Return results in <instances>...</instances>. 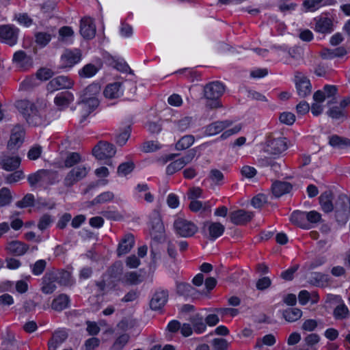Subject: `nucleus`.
Here are the masks:
<instances>
[{
    "mask_svg": "<svg viewBox=\"0 0 350 350\" xmlns=\"http://www.w3.org/2000/svg\"><path fill=\"white\" fill-rule=\"evenodd\" d=\"M122 267L120 263L117 262L110 269L109 275L104 279L103 289L111 288V283L120 282L126 285L137 284L142 281V277L137 271L122 273Z\"/></svg>",
    "mask_w": 350,
    "mask_h": 350,
    "instance_id": "obj_1",
    "label": "nucleus"
},
{
    "mask_svg": "<svg viewBox=\"0 0 350 350\" xmlns=\"http://www.w3.org/2000/svg\"><path fill=\"white\" fill-rule=\"evenodd\" d=\"M16 107L25 119L28 124L39 126L45 124V119L37 109L36 105L28 100L16 101Z\"/></svg>",
    "mask_w": 350,
    "mask_h": 350,
    "instance_id": "obj_2",
    "label": "nucleus"
},
{
    "mask_svg": "<svg viewBox=\"0 0 350 350\" xmlns=\"http://www.w3.org/2000/svg\"><path fill=\"white\" fill-rule=\"evenodd\" d=\"M336 88L334 85H325L323 90L316 92L313 95L311 112L314 116L320 115L324 110L325 103L330 104L335 99Z\"/></svg>",
    "mask_w": 350,
    "mask_h": 350,
    "instance_id": "obj_3",
    "label": "nucleus"
},
{
    "mask_svg": "<svg viewBox=\"0 0 350 350\" xmlns=\"http://www.w3.org/2000/svg\"><path fill=\"white\" fill-rule=\"evenodd\" d=\"M224 92V85L218 81L208 84L204 88V95L210 100L207 105L210 108H217L221 107L218 98Z\"/></svg>",
    "mask_w": 350,
    "mask_h": 350,
    "instance_id": "obj_4",
    "label": "nucleus"
},
{
    "mask_svg": "<svg viewBox=\"0 0 350 350\" xmlns=\"http://www.w3.org/2000/svg\"><path fill=\"white\" fill-rule=\"evenodd\" d=\"M19 29L12 24L0 25V41L10 46L18 42Z\"/></svg>",
    "mask_w": 350,
    "mask_h": 350,
    "instance_id": "obj_5",
    "label": "nucleus"
},
{
    "mask_svg": "<svg viewBox=\"0 0 350 350\" xmlns=\"http://www.w3.org/2000/svg\"><path fill=\"white\" fill-rule=\"evenodd\" d=\"M25 135V129L23 125L17 124L11 130L10 139L8 142L7 148L9 150H18L23 144Z\"/></svg>",
    "mask_w": 350,
    "mask_h": 350,
    "instance_id": "obj_6",
    "label": "nucleus"
},
{
    "mask_svg": "<svg viewBox=\"0 0 350 350\" xmlns=\"http://www.w3.org/2000/svg\"><path fill=\"white\" fill-rule=\"evenodd\" d=\"M81 53L78 49H66L60 57V68H71L81 60Z\"/></svg>",
    "mask_w": 350,
    "mask_h": 350,
    "instance_id": "obj_7",
    "label": "nucleus"
},
{
    "mask_svg": "<svg viewBox=\"0 0 350 350\" xmlns=\"http://www.w3.org/2000/svg\"><path fill=\"white\" fill-rule=\"evenodd\" d=\"M57 278L55 275V269L47 271L41 279L40 290L45 295H51L57 289Z\"/></svg>",
    "mask_w": 350,
    "mask_h": 350,
    "instance_id": "obj_8",
    "label": "nucleus"
},
{
    "mask_svg": "<svg viewBox=\"0 0 350 350\" xmlns=\"http://www.w3.org/2000/svg\"><path fill=\"white\" fill-rule=\"evenodd\" d=\"M116 147L106 142H100L92 149V154L98 160L111 158L116 154Z\"/></svg>",
    "mask_w": 350,
    "mask_h": 350,
    "instance_id": "obj_9",
    "label": "nucleus"
},
{
    "mask_svg": "<svg viewBox=\"0 0 350 350\" xmlns=\"http://www.w3.org/2000/svg\"><path fill=\"white\" fill-rule=\"evenodd\" d=\"M150 234L153 239L159 240L163 237L164 226L159 213L154 211L152 213L149 222Z\"/></svg>",
    "mask_w": 350,
    "mask_h": 350,
    "instance_id": "obj_10",
    "label": "nucleus"
},
{
    "mask_svg": "<svg viewBox=\"0 0 350 350\" xmlns=\"http://www.w3.org/2000/svg\"><path fill=\"white\" fill-rule=\"evenodd\" d=\"M74 85V81L68 76H57L49 81L46 85L49 92H53L63 89H71Z\"/></svg>",
    "mask_w": 350,
    "mask_h": 350,
    "instance_id": "obj_11",
    "label": "nucleus"
},
{
    "mask_svg": "<svg viewBox=\"0 0 350 350\" xmlns=\"http://www.w3.org/2000/svg\"><path fill=\"white\" fill-rule=\"evenodd\" d=\"M196 154V149L190 150L183 157L170 163L166 167V172L168 174H173L181 170L185 165L191 162Z\"/></svg>",
    "mask_w": 350,
    "mask_h": 350,
    "instance_id": "obj_12",
    "label": "nucleus"
},
{
    "mask_svg": "<svg viewBox=\"0 0 350 350\" xmlns=\"http://www.w3.org/2000/svg\"><path fill=\"white\" fill-rule=\"evenodd\" d=\"M176 232L183 237H191L198 231V227L192 222L178 219L174 222Z\"/></svg>",
    "mask_w": 350,
    "mask_h": 350,
    "instance_id": "obj_13",
    "label": "nucleus"
},
{
    "mask_svg": "<svg viewBox=\"0 0 350 350\" xmlns=\"http://www.w3.org/2000/svg\"><path fill=\"white\" fill-rule=\"evenodd\" d=\"M96 38L102 42L105 38V25L102 19L89 20V40Z\"/></svg>",
    "mask_w": 350,
    "mask_h": 350,
    "instance_id": "obj_14",
    "label": "nucleus"
},
{
    "mask_svg": "<svg viewBox=\"0 0 350 350\" xmlns=\"http://www.w3.org/2000/svg\"><path fill=\"white\" fill-rule=\"evenodd\" d=\"M13 63L22 70H27L33 66V59L22 50L16 51L12 57Z\"/></svg>",
    "mask_w": 350,
    "mask_h": 350,
    "instance_id": "obj_15",
    "label": "nucleus"
},
{
    "mask_svg": "<svg viewBox=\"0 0 350 350\" xmlns=\"http://www.w3.org/2000/svg\"><path fill=\"white\" fill-rule=\"evenodd\" d=\"M87 174L86 168L74 167L66 176L64 180V185L67 187H71L77 182L82 179Z\"/></svg>",
    "mask_w": 350,
    "mask_h": 350,
    "instance_id": "obj_16",
    "label": "nucleus"
},
{
    "mask_svg": "<svg viewBox=\"0 0 350 350\" xmlns=\"http://www.w3.org/2000/svg\"><path fill=\"white\" fill-rule=\"evenodd\" d=\"M295 85L298 95L300 97H306L311 92V83L310 80L302 74L295 76Z\"/></svg>",
    "mask_w": 350,
    "mask_h": 350,
    "instance_id": "obj_17",
    "label": "nucleus"
},
{
    "mask_svg": "<svg viewBox=\"0 0 350 350\" xmlns=\"http://www.w3.org/2000/svg\"><path fill=\"white\" fill-rule=\"evenodd\" d=\"M124 88L122 81L109 83L105 88L103 94L108 99H115L123 95Z\"/></svg>",
    "mask_w": 350,
    "mask_h": 350,
    "instance_id": "obj_18",
    "label": "nucleus"
},
{
    "mask_svg": "<svg viewBox=\"0 0 350 350\" xmlns=\"http://www.w3.org/2000/svg\"><path fill=\"white\" fill-rule=\"evenodd\" d=\"M55 275L57 278V283L60 286L71 287L75 284L70 271L65 269H55Z\"/></svg>",
    "mask_w": 350,
    "mask_h": 350,
    "instance_id": "obj_19",
    "label": "nucleus"
},
{
    "mask_svg": "<svg viewBox=\"0 0 350 350\" xmlns=\"http://www.w3.org/2000/svg\"><path fill=\"white\" fill-rule=\"evenodd\" d=\"M101 85L99 82L93 83L89 86V113L99 105L98 96L100 95Z\"/></svg>",
    "mask_w": 350,
    "mask_h": 350,
    "instance_id": "obj_20",
    "label": "nucleus"
},
{
    "mask_svg": "<svg viewBox=\"0 0 350 350\" xmlns=\"http://www.w3.org/2000/svg\"><path fill=\"white\" fill-rule=\"evenodd\" d=\"M74 100V95L69 91L58 93L54 98V103L59 110L66 109Z\"/></svg>",
    "mask_w": 350,
    "mask_h": 350,
    "instance_id": "obj_21",
    "label": "nucleus"
},
{
    "mask_svg": "<svg viewBox=\"0 0 350 350\" xmlns=\"http://www.w3.org/2000/svg\"><path fill=\"white\" fill-rule=\"evenodd\" d=\"M68 336V333L65 329L55 330L51 338L48 341L49 350H56L62 343L66 340Z\"/></svg>",
    "mask_w": 350,
    "mask_h": 350,
    "instance_id": "obj_22",
    "label": "nucleus"
},
{
    "mask_svg": "<svg viewBox=\"0 0 350 350\" xmlns=\"http://www.w3.org/2000/svg\"><path fill=\"white\" fill-rule=\"evenodd\" d=\"M167 297L168 294L167 291L163 290L156 291L150 302L151 309L154 310L161 309L165 305Z\"/></svg>",
    "mask_w": 350,
    "mask_h": 350,
    "instance_id": "obj_23",
    "label": "nucleus"
},
{
    "mask_svg": "<svg viewBox=\"0 0 350 350\" xmlns=\"http://www.w3.org/2000/svg\"><path fill=\"white\" fill-rule=\"evenodd\" d=\"M70 306V299L68 295L61 293L55 297L51 303V308L57 312H62L69 308Z\"/></svg>",
    "mask_w": 350,
    "mask_h": 350,
    "instance_id": "obj_24",
    "label": "nucleus"
},
{
    "mask_svg": "<svg viewBox=\"0 0 350 350\" xmlns=\"http://www.w3.org/2000/svg\"><path fill=\"white\" fill-rule=\"evenodd\" d=\"M134 196L138 200L144 199L148 203L154 201V196L145 183L138 184L134 189Z\"/></svg>",
    "mask_w": 350,
    "mask_h": 350,
    "instance_id": "obj_25",
    "label": "nucleus"
},
{
    "mask_svg": "<svg viewBox=\"0 0 350 350\" xmlns=\"http://www.w3.org/2000/svg\"><path fill=\"white\" fill-rule=\"evenodd\" d=\"M232 124L229 120L217 121L208 125L204 130L205 135L207 136L215 135L223 130L228 128Z\"/></svg>",
    "mask_w": 350,
    "mask_h": 350,
    "instance_id": "obj_26",
    "label": "nucleus"
},
{
    "mask_svg": "<svg viewBox=\"0 0 350 350\" xmlns=\"http://www.w3.org/2000/svg\"><path fill=\"white\" fill-rule=\"evenodd\" d=\"M135 244L134 237L132 234H126L120 241L117 249V253L119 256L124 255L129 252Z\"/></svg>",
    "mask_w": 350,
    "mask_h": 350,
    "instance_id": "obj_27",
    "label": "nucleus"
},
{
    "mask_svg": "<svg viewBox=\"0 0 350 350\" xmlns=\"http://www.w3.org/2000/svg\"><path fill=\"white\" fill-rule=\"evenodd\" d=\"M7 250L14 256H23L29 250V245L19 241H12L6 247Z\"/></svg>",
    "mask_w": 350,
    "mask_h": 350,
    "instance_id": "obj_28",
    "label": "nucleus"
},
{
    "mask_svg": "<svg viewBox=\"0 0 350 350\" xmlns=\"http://www.w3.org/2000/svg\"><path fill=\"white\" fill-rule=\"evenodd\" d=\"M59 176L57 171L42 169L41 185L48 187L53 185L59 181Z\"/></svg>",
    "mask_w": 350,
    "mask_h": 350,
    "instance_id": "obj_29",
    "label": "nucleus"
},
{
    "mask_svg": "<svg viewBox=\"0 0 350 350\" xmlns=\"http://www.w3.org/2000/svg\"><path fill=\"white\" fill-rule=\"evenodd\" d=\"M252 217V215L244 210H238L230 213L231 221L237 225L247 223Z\"/></svg>",
    "mask_w": 350,
    "mask_h": 350,
    "instance_id": "obj_30",
    "label": "nucleus"
},
{
    "mask_svg": "<svg viewBox=\"0 0 350 350\" xmlns=\"http://www.w3.org/2000/svg\"><path fill=\"white\" fill-rule=\"evenodd\" d=\"M315 29L321 33H329L332 30V20L327 16H321L316 19Z\"/></svg>",
    "mask_w": 350,
    "mask_h": 350,
    "instance_id": "obj_31",
    "label": "nucleus"
},
{
    "mask_svg": "<svg viewBox=\"0 0 350 350\" xmlns=\"http://www.w3.org/2000/svg\"><path fill=\"white\" fill-rule=\"evenodd\" d=\"M328 143L334 148L343 149L350 146V139L337 135L328 137Z\"/></svg>",
    "mask_w": 350,
    "mask_h": 350,
    "instance_id": "obj_32",
    "label": "nucleus"
},
{
    "mask_svg": "<svg viewBox=\"0 0 350 350\" xmlns=\"http://www.w3.org/2000/svg\"><path fill=\"white\" fill-rule=\"evenodd\" d=\"M204 226L208 228L209 237L212 239L221 236L225 229L224 226L218 222H206Z\"/></svg>",
    "mask_w": 350,
    "mask_h": 350,
    "instance_id": "obj_33",
    "label": "nucleus"
},
{
    "mask_svg": "<svg viewBox=\"0 0 350 350\" xmlns=\"http://www.w3.org/2000/svg\"><path fill=\"white\" fill-rule=\"evenodd\" d=\"M58 40L66 44L73 43L74 31L70 26H63L59 29Z\"/></svg>",
    "mask_w": 350,
    "mask_h": 350,
    "instance_id": "obj_34",
    "label": "nucleus"
},
{
    "mask_svg": "<svg viewBox=\"0 0 350 350\" xmlns=\"http://www.w3.org/2000/svg\"><path fill=\"white\" fill-rule=\"evenodd\" d=\"M21 161L19 157H6L1 160V164L4 170L12 172L19 167Z\"/></svg>",
    "mask_w": 350,
    "mask_h": 350,
    "instance_id": "obj_35",
    "label": "nucleus"
},
{
    "mask_svg": "<svg viewBox=\"0 0 350 350\" xmlns=\"http://www.w3.org/2000/svg\"><path fill=\"white\" fill-rule=\"evenodd\" d=\"M291 189V185L286 182L278 181L272 185V193L276 198L289 193Z\"/></svg>",
    "mask_w": 350,
    "mask_h": 350,
    "instance_id": "obj_36",
    "label": "nucleus"
},
{
    "mask_svg": "<svg viewBox=\"0 0 350 350\" xmlns=\"http://www.w3.org/2000/svg\"><path fill=\"white\" fill-rule=\"evenodd\" d=\"M298 299L299 304L301 305H306L308 303L314 304L319 301V297L314 291L309 293L308 291L304 290L300 291L299 293Z\"/></svg>",
    "mask_w": 350,
    "mask_h": 350,
    "instance_id": "obj_37",
    "label": "nucleus"
},
{
    "mask_svg": "<svg viewBox=\"0 0 350 350\" xmlns=\"http://www.w3.org/2000/svg\"><path fill=\"white\" fill-rule=\"evenodd\" d=\"M269 146L273 154L282 153L287 149L286 139L285 137L274 139L270 142Z\"/></svg>",
    "mask_w": 350,
    "mask_h": 350,
    "instance_id": "obj_38",
    "label": "nucleus"
},
{
    "mask_svg": "<svg viewBox=\"0 0 350 350\" xmlns=\"http://www.w3.org/2000/svg\"><path fill=\"white\" fill-rule=\"evenodd\" d=\"M334 0H304V8L308 12H314L319 8L332 4Z\"/></svg>",
    "mask_w": 350,
    "mask_h": 350,
    "instance_id": "obj_39",
    "label": "nucleus"
},
{
    "mask_svg": "<svg viewBox=\"0 0 350 350\" xmlns=\"http://www.w3.org/2000/svg\"><path fill=\"white\" fill-rule=\"evenodd\" d=\"M333 316L336 320H342L350 317V310L342 301L334 310Z\"/></svg>",
    "mask_w": 350,
    "mask_h": 350,
    "instance_id": "obj_40",
    "label": "nucleus"
},
{
    "mask_svg": "<svg viewBox=\"0 0 350 350\" xmlns=\"http://www.w3.org/2000/svg\"><path fill=\"white\" fill-rule=\"evenodd\" d=\"M131 129L130 126H124L120 128L116 136V142L119 146L126 144L131 135Z\"/></svg>",
    "mask_w": 350,
    "mask_h": 350,
    "instance_id": "obj_41",
    "label": "nucleus"
},
{
    "mask_svg": "<svg viewBox=\"0 0 350 350\" xmlns=\"http://www.w3.org/2000/svg\"><path fill=\"white\" fill-rule=\"evenodd\" d=\"M94 175L98 178V185H106L108 183L107 178L109 176V169L105 166H100L94 170Z\"/></svg>",
    "mask_w": 350,
    "mask_h": 350,
    "instance_id": "obj_42",
    "label": "nucleus"
},
{
    "mask_svg": "<svg viewBox=\"0 0 350 350\" xmlns=\"http://www.w3.org/2000/svg\"><path fill=\"white\" fill-rule=\"evenodd\" d=\"M301 316V310L296 308L286 309L283 312V317L288 322L296 321L299 320Z\"/></svg>",
    "mask_w": 350,
    "mask_h": 350,
    "instance_id": "obj_43",
    "label": "nucleus"
},
{
    "mask_svg": "<svg viewBox=\"0 0 350 350\" xmlns=\"http://www.w3.org/2000/svg\"><path fill=\"white\" fill-rule=\"evenodd\" d=\"M191 321L194 332L196 334H202L205 332L206 329V323H204V319L202 316L196 314L191 319Z\"/></svg>",
    "mask_w": 350,
    "mask_h": 350,
    "instance_id": "obj_44",
    "label": "nucleus"
},
{
    "mask_svg": "<svg viewBox=\"0 0 350 350\" xmlns=\"http://www.w3.org/2000/svg\"><path fill=\"white\" fill-rule=\"evenodd\" d=\"M34 37L36 44L42 48L48 45L52 39V36L50 33L43 31L36 33Z\"/></svg>",
    "mask_w": 350,
    "mask_h": 350,
    "instance_id": "obj_45",
    "label": "nucleus"
},
{
    "mask_svg": "<svg viewBox=\"0 0 350 350\" xmlns=\"http://www.w3.org/2000/svg\"><path fill=\"white\" fill-rule=\"evenodd\" d=\"M46 267V262L44 259L36 260L33 265H30L31 273L35 276L41 275Z\"/></svg>",
    "mask_w": 350,
    "mask_h": 350,
    "instance_id": "obj_46",
    "label": "nucleus"
},
{
    "mask_svg": "<svg viewBox=\"0 0 350 350\" xmlns=\"http://www.w3.org/2000/svg\"><path fill=\"white\" fill-rule=\"evenodd\" d=\"M320 204L325 212H330L333 210L334 206L332 202V196L329 193H324L319 198Z\"/></svg>",
    "mask_w": 350,
    "mask_h": 350,
    "instance_id": "obj_47",
    "label": "nucleus"
},
{
    "mask_svg": "<svg viewBox=\"0 0 350 350\" xmlns=\"http://www.w3.org/2000/svg\"><path fill=\"white\" fill-rule=\"evenodd\" d=\"M211 207L209 202H201L198 200H191L189 208L193 212H203Z\"/></svg>",
    "mask_w": 350,
    "mask_h": 350,
    "instance_id": "obj_48",
    "label": "nucleus"
},
{
    "mask_svg": "<svg viewBox=\"0 0 350 350\" xmlns=\"http://www.w3.org/2000/svg\"><path fill=\"white\" fill-rule=\"evenodd\" d=\"M34 196L32 193H27L21 200L16 202V206L19 208H25L34 206Z\"/></svg>",
    "mask_w": 350,
    "mask_h": 350,
    "instance_id": "obj_49",
    "label": "nucleus"
},
{
    "mask_svg": "<svg viewBox=\"0 0 350 350\" xmlns=\"http://www.w3.org/2000/svg\"><path fill=\"white\" fill-rule=\"evenodd\" d=\"M12 200V196L10 189L2 187L0 189V207L9 205Z\"/></svg>",
    "mask_w": 350,
    "mask_h": 350,
    "instance_id": "obj_50",
    "label": "nucleus"
},
{
    "mask_svg": "<svg viewBox=\"0 0 350 350\" xmlns=\"http://www.w3.org/2000/svg\"><path fill=\"white\" fill-rule=\"evenodd\" d=\"M327 275L315 272L312 274L310 282L314 286H323L327 283Z\"/></svg>",
    "mask_w": 350,
    "mask_h": 350,
    "instance_id": "obj_51",
    "label": "nucleus"
},
{
    "mask_svg": "<svg viewBox=\"0 0 350 350\" xmlns=\"http://www.w3.org/2000/svg\"><path fill=\"white\" fill-rule=\"evenodd\" d=\"M129 336L126 334H123L118 336L114 343L113 344L111 350H121L122 349L129 340Z\"/></svg>",
    "mask_w": 350,
    "mask_h": 350,
    "instance_id": "obj_52",
    "label": "nucleus"
},
{
    "mask_svg": "<svg viewBox=\"0 0 350 350\" xmlns=\"http://www.w3.org/2000/svg\"><path fill=\"white\" fill-rule=\"evenodd\" d=\"M81 157L78 152H74L69 153L65 159L64 165L66 167H71L81 161Z\"/></svg>",
    "mask_w": 350,
    "mask_h": 350,
    "instance_id": "obj_53",
    "label": "nucleus"
},
{
    "mask_svg": "<svg viewBox=\"0 0 350 350\" xmlns=\"http://www.w3.org/2000/svg\"><path fill=\"white\" fill-rule=\"evenodd\" d=\"M15 19L20 25L25 27H29L33 24V19L27 13H18L15 15Z\"/></svg>",
    "mask_w": 350,
    "mask_h": 350,
    "instance_id": "obj_54",
    "label": "nucleus"
},
{
    "mask_svg": "<svg viewBox=\"0 0 350 350\" xmlns=\"http://www.w3.org/2000/svg\"><path fill=\"white\" fill-rule=\"evenodd\" d=\"M194 142V137L192 135L183 137L176 144L177 150H184L190 147Z\"/></svg>",
    "mask_w": 350,
    "mask_h": 350,
    "instance_id": "obj_55",
    "label": "nucleus"
},
{
    "mask_svg": "<svg viewBox=\"0 0 350 350\" xmlns=\"http://www.w3.org/2000/svg\"><path fill=\"white\" fill-rule=\"evenodd\" d=\"M134 167V163L131 161L123 163L118 166V174L120 176H126L132 172Z\"/></svg>",
    "mask_w": 350,
    "mask_h": 350,
    "instance_id": "obj_56",
    "label": "nucleus"
},
{
    "mask_svg": "<svg viewBox=\"0 0 350 350\" xmlns=\"http://www.w3.org/2000/svg\"><path fill=\"white\" fill-rule=\"evenodd\" d=\"M114 195L111 191H105L100 195H98L96 198H95L92 202V204H103L106 202H109L111 201L113 199Z\"/></svg>",
    "mask_w": 350,
    "mask_h": 350,
    "instance_id": "obj_57",
    "label": "nucleus"
},
{
    "mask_svg": "<svg viewBox=\"0 0 350 350\" xmlns=\"http://www.w3.org/2000/svg\"><path fill=\"white\" fill-rule=\"evenodd\" d=\"M102 66L103 62L100 58L93 59L92 62L89 63V78L94 77Z\"/></svg>",
    "mask_w": 350,
    "mask_h": 350,
    "instance_id": "obj_58",
    "label": "nucleus"
},
{
    "mask_svg": "<svg viewBox=\"0 0 350 350\" xmlns=\"http://www.w3.org/2000/svg\"><path fill=\"white\" fill-rule=\"evenodd\" d=\"M306 219L305 217V212L297 211H294L290 217V220L292 223L301 227L304 228L305 226L303 224V221Z\"/></svg>",
    "mask_w": 350,
    "mask_h": 350,
    "instance_id": "obj_59",
    "label": "nucleus"
},
{
    "mask_svg": "<svg viewBox=\"0 0 350 350\" xmlns=\"http://www.w3.org/2000/svg\"><path fill=\"white\" fill-rule=\"evenodd\" d=\"M25 178V174L22 170H14V172L9 174L5 177V181L8 184L16 183Z\"/></svg>",
    "mask_w": 350,
    "mask_h": 350,
    "instance_id": "obj_60",
    "label": "nucleus"
},
{
    "mask_svg": "<svg viewBox=\"0 0 350 350\" xmlns=\"http://www.w3.org/2000/svg\"><path fill=\"white\" fill-rule=\"evenodd\" d=\"M42 169L37 170L34 173L29 174L27 176V181L30 187H35L37 184H41Z\"/></svg>",
    "mask_w": 350,
    "mask_h": 350,
    "instance_id": "obj_61",
    "label": "nucleus"
},
{
    "mask_svg": "<svg viewBox=\"0 0 350 350\" xmlns=\"http://www.w3.org/2000/svg\"><path fill=\"white\" fill-rule=\"evenodd\" d=\"M53 221L52 217L49 214H44L40 217L38 223V228L40 230L44 231L50 227Z\"/></svg>",
    "mask_w": 350,
    "mask_h": 350,
    "instance_id": "obj_62",
    "label": "nucleus"
},
{
    "mask_svg": "<svg viewBox=\"0 0 350 350\" xmlns=\"http://www.w3.org/2000/svg\"><path fill=\"white\" fill-rule=\"evenodd\" d=\"M36 77L40 81H47L52 78L53 72L47 68H40L36 72Z\"/></svg>",
    "mask_w": 350,
    "mask_h": 350,
    "instance_id": "obj_63",
    "label": "nucleus"
},
{
    "mask_svg": "<svg viewBox=\"0 0 350 350\" xmlns=\"http://www.w3.org/2000/svg\"><path fill=\"white\" fill-rule=\"evenodd\" d=\"M345 109H343L340 106L339 107H333L330 108L328 111V115L333 119L340 120L344 118L345 116Z\"/></svg>",
    "mask_w": 350,
    "mask_h": 350,
    "instance_id": "obj_64",
    "label": "nucleus"
}]
</instances>
